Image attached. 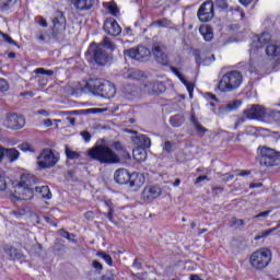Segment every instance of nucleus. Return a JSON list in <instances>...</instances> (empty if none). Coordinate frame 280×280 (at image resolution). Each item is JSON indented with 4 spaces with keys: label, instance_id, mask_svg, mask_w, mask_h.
Wrapping results in <instances>:
<instances>
[{
    "label": "nucleus",
    "instance_id": "nucleus-57",
    "mask_svg": "<svg viewBox=\"0 0 280 280\" xmlns=\"http://www.w3.org/2000/svg\"><path fill=\"white\" fill-rule=\"evenodd\" d=\"M275 231H277V228H272L270 230H267L265 232H262V237H268V235H270L271 233H275Z\"/></svg>",
    "mask_w": 280,
    "mask_h": 280
},
{
    "label": "nucleus",
    "instance_id": "nucleus-50",
    "mask_svg": "<svg viewBox=\"0 0 280 280\" xmlns=\"http://www.w3.org/2000/svg\"><path fill=\"white\" fill-rule=\"evenodd\" d=\"M36 21H37L38 25H40L42 27H47V20H45V18L38 16L36 19Z\"/></svg>",
    "mask_w": 280,
    "mask_h": 280
},
{
    "label": "nucleus",
    "instance_id": "nucleus-62",
    "mask_svg": "<svg viewBox=\"0 0 280 280\" xmlns=\"http://www.w3.org/2000/svg\"><path fill=\"white\" fill-rule=\"evenodd\" d=\"M37 115H43L44 117H49V112L45 109L37 110Z\"/></svg>",
    "mask_w": 280,
    "mask_h": 280
},
{
    "label": "nucleus",
    "instance_id": "nucleus-38",
    "mask_svg": "<svg viewBox=\"0 0 280 280\" xmlns=\"http://www.w3.org/2000/svg\"><path fill=\"white\" fill-rule=\"evenodd\" d=\"M107 9H108V12L112 13L113 16H118L119 8H117V4L115 2L109 3Z\"/></svg>",
    "mask_w": 280,
    "mask_h": 280
},
{
    "label": "nucleus",
    "instance_id": "nucleus-17",
    "mask_svg": "<svg viewBox=\"0 0 280 280\" xmlns=\"http://www.w3.org/2000/svg\"><path fill=\"white\" fill-rule=\"evenodd\" d=\"M159 196H161V187L158 186H147L141 194L142 200H145L147 202L155 200V198H159Z\"/></svg>",
    "mask_w": 280,
    "mask_h": 280
},
{
    "label": "nucleus",
    "instance_id": "nucleus-41",
    "mask_svg": "<svg viewBox=\"0 0 280 280\" xmlns=\"http://www.w3.org/2000/svg\"><path fill=\"white\" fill-rule=\"evenodd\" d=\"M9 89L10 84H8V81H5V79H0V93H5Z\"/></svg>",
    "mask_w": 280,
    "mask_h": 280
},
{
    "label": "nucleus",
    "instance_id": "nucleus-5",
    "mask_svg": "<svg viewBox=\"0 0 280 280\" xmlns=\"http://www.w3.org/2000/svg\"><path fill=\"white\" fill-rule=\"evenodd\" d=\"M244 77L242 72L237 70H232L222 75L219 81L218 89L222 93H231V91H237L242 86Z\"/></svg>",
    "mask_w": 280,
    "mask_h": 280
},
{
    "label": "nucleus",
    "instance_id": "nucleus-64",
    "mask_svg": "<svg viewBox=\"0 0 280 280\" xmlns=\"http://www.w3.org/2000/svg\"><path fill=\"white\" fill-rule=\"evenodd\" d=\"M195 58H196L197 65H200V52L199 51H195Z\"/></svg>",
    "mask_w": 280,
    "mask_h": 280
},
{
    "label": "nucleus",
    "instance_id": "nucleus-10",
    "mask_svg": "<svg viewBox=\"0 0 280 280\" xmlns=\"http://www.w3.org/2000/svg\"><path fill=\"white\" fill-rule=\"evenodd\" d=\"M36 176L24 173L21 176L20 187H22V198L23 200H32L34 198V191L36 187L34 188V185H36Z\"/></svg>",
    "mask_w": 280,
    "mask_h": 280
},
{
    "label": "nucleus",
    "instance_id": "nucleus-13",
    "mask_svg": "<svg viewBox=\"0 0 280 280\" xmlns=\"http://www.w3.org/2000/svg\"><path fill=\"white\" fill-rule=\"evenodd\" d=\"M165 51L166 48L163 44H154L152 47L154 59L156 62H159V65H162V67H167V65H170V59L167 58V54Z\"/></svg>",
    "mask_w": 280,
    "mask_h": 280
},
{
    "label": "nucleus",
    "instance_id": "nucleus-59",
    "mask_svg": "<svg viewBox=\"0 0 280 280\" xmlns=\"http://www.w3.org/2000/svg\"><path fill=\"white\" fill-rule=\"evenodd\" d=\"M136 270H141V261L139 259H136L132 265Z\"/></svg>",
    "mask_w": 280,
    "mask_h": 280
},
{
    "label": "nucleus",
    "instance_id": "nucleus-51",
    "mask_svg": "<svg viewBox=\"0 0 280 280\" xmlns=\"http://www.w3.org/2000/svg\"><path fill=\"white\" fill-rule=\"evenodd\" d=\"M92 266H93V268H95V270H98V271L104 270V267H103V266L101 265V262L97 261V260H93V261H92Z\"/></svg>",
    "mask_w": 280,
    "mask_h": 280
},
{
    "label": "nucleus",
    "instance_id": "nucleus-61",
    "mask_svg": "<svg viewBox=\"0 0 280 280\" xmlns=\"http://www.w3.org/2000/svg\"><path fill=\"white\" fill-rule=\"evenodd\" d=\"M240 3L242 5H244L245 8H247V5H250L252 2H254L255 0H238Z\"/></svg>",
    "mask_w": 280,
    "mask_h": 280
},
{
    "label": "nucleus",
    "instance_id": "nucleus-9",
    "mask_svg": "<svg viewBox=\"0 0 280 280\" xmlns=\"http://www.w3.org/2000/svg\"><path fill=\"white\" fill-rule=\"evenodd\" d=\"M60 161V154L55 153L51 149H44L39 156H37V165L40 170H48L54 167Z\"/></svg>",
    "mask_w": 280,
    "mask_h": 280
},
{
    "label": "nucleus",
    "instance_id": "nucleus-16",
    "mask_svg": "<svg viewBox=\"0 0 280 280\" xmlns=\"http://www.w3.org/2000/svg\"><path fill=\"white\" fill-rule=\"evenodd\" d=\"M244 115L247 119H261L266 116V108L261 105H252L249 108L244 110Z\"/></svg>",
    "mask_w": 280,
    "mask_h": 280
},
{
    "label": "nucleus",
    "instance_id": "nucleus-60",
    "mask_svg": "<svg viewBox=\"0 0 280 280\" xmlns=\"http://www.w3.org/2000/svg\"><path fill=\"white\" fill-rule=\"evenodd\" d=\"M104 203L106 205V207H108L109 211L110 209H115V206L113 205V201L110 199H106Z\"/></svg>",
    "mask_w": 280,
    "mask_h": 280
},
{
    "label": "nucleus",
    "instance_id": "nucleus-36",
    "mask_svg": "<svg viewBox=\"0 0 280 280\" xmlns=\"http://www.w3.org/2000/svg\"><path fill=\"white\" fill-rule=\"evenodd\" d=\"M97 255L101 257V259H104L107 266H113V257H110V255L104 252H98Z\"/></svg>",
    "mask_w": 280,
    "mask_h": 280
},
{
    "label": "nucleus",
    "instance_id": "nucleus-25",
    "mask_svg": "<svg viewBox=\"0 0 280 280\" xmlns=\"http://www.w3.org/2000/svg\"><path fill=\"white\" fill-rule=\"evenodd\" d=\"M199 34H201L202 38L207 43H211V40H213V27H211L209 24H202L199 27Z\"/></svg>",
    "mask_w": 280,
    "mask_h": 280
},
{
    "label": "nucleus",
    "instance_id": "nucleus-29",
    "mask_svg": "<svg viewBox=\"0 0 280 280\" xmlns=\"http://www.w3.org/2000/svg\"><path fill=\"white\" fill-rule=\"evenodd\" d=\"M35 194L45 200H51V190H49V186H36Z\"/></svg>",
    "mask_w": 280,
    "mask_h": 280
},
{
    "label": "nucleus",
    "instance_id": "nucleus-34",
    "mask_svg": "<svg viewBox=\"0 0 280 280\" xmlns=\"http://www.w3.org/2000/svg\"><path fill=\"white\" fill-rule=\"evenodd\" d=\"M170 121L173 128H180V126L185 124V117H183L182 115H175L171 117Z\"/></svg>",
    "mask_w": 280,
    "mask_h": 280
},
{
    "label": "nucleus",
    "instance_id": "nucleus-21",
    "mask_svg": "<svg viewBox=\"0 0 280 280\" xmlns=\"http://www.w3.org/2000/svg\"><path fill=\"white\" fill-rule=\"evenodd\" d=\"M131 140L136 145H139V148H142L144 150L151 148L152 145V140H150V138L143 133L132 136Z\"/></svg>",
    "mask_w": 280,
    "mask_h": 280
},
{
    "label": "nucleus",
    "instance_id": "nucleus-35",
    "mask_svg": "<svg viewBox=\"0 0 280 280\" xmlns=\"http://www.w3.org/2000/svg\"><path fill=\"white\" fill-rule=\"evenodd\" d=\"M59 235L61 237H65V240H68V242H72L73 244H78V241L73 237H75V234H71L68 231L59 230Z\"/></svg>",
    "mask_w": 280,
    "mask_h": 280
},
{
    "label": "nucleus",
    "instance_id": "nucleus-47",
    "mask_svg": "<svg viewBox=\"0 0 280 280\" xmlns=\"http://www.w3.org/2000/svg\"><path fill=\"white\" fill-rule=\"evenodd\" d=\"M172 148H174V143L170 141L164 142V147H163L164 152H172Z\"/></svg>",
    "mask_w": 280,
    "mask_h": 280
},
{
    "label": "nucleus",
    "instance_id": "nucleus-19",
    "mask_svg": "<svg viewBox=\"0 0 280 280\" xmlns=\"http://www.w3.org/2000/svg\"><path fill=\"white\" fill-rule=\"evenodd\" d=\"M77 12H89L93 10L95 0H70Z\"/></svg>",
    "mask_w": 280,
    "mask_h": 280
},
{
    "label": "nucleus",
    "instance_id": "nucleus-39",
    "mask_svg": "<svg viewBox=\"0 0 280 280\" xmlns=\"http://www.w3.org/2000/svg\"><path fill=\"white\" fill-rule=\"evenodd\" d=\"M5 189H8V182L5 175L0 172V191H5Z\"/></svg>",
    "mask_w": 280,
    "mask_h": 280
},
{
    "label": "nucleus",
    "instance_id": "nucleus-27",
    "mask_svg": "<svg viewBox=\"0 0 280 280\" xmlns=\"http://www.w3.org/2000/svg\"><path fill=\"white\" fill-rule=\"evenodd\" d=\"M172 71L178 77L180 82L184 83V85L186 86V89L189 93V97L190 98L194 97V83L187 81V79H185V75H183V73H180V71H178V69L172 68Z\"/></svg>",
    "mask_w": 280,
    "mask_h": 280
},
{
    "label": "nucleus",
    "instance_id": "nucleus-7",
    "mask_svg": "<svg viewBox=\"0 0 280 280\" xmlns=\"http://www.w3.org/2000/svg\"><path fill=\"white\" fill-rule=\"evenodd\" d=\"M258 151L260 165H265V167H275V165H279L280 155L277 150L268 147H259Z\"/></svg>",
    "mask_w": 280,
    "mask_h": 280
},
{
    "label": "nucleus",
    "instance_id": "nucleus-32",
    "mask_svg": "<svg viewBox=\"0 0 280 280\" xmlns=\"http://www.w3.org/2000/svg\"><path fill=\"white\" fill-rule=\"evenodd\" d=\"M148 156V153L145 152V149L139 148L133 150V159L136 161H139V163L145 161Z\"/></svg>",
    "mask_w": 280,
    "mask_h": 280
},
{
    "label": "nucleus",
    "instance_id": "nucleus-40",
    "mask_svg": "<svg viewBox=\"0 0 280 280\" xmlns=\"http://www.w3.org/2000/svg\"><path fill=\"white\" fill-rule=\"evenodd\" d=\"M155 25H158L159 27H170V25H172V21L167 19L159 20L155 22Z\"/></svg>",
    "mask_w": 280,
    "mask_h": 280
},
{
    "label": "nucleus",
    "instance_id": "nucleus-8",
    "mask_svg": "<svg viewBox=\"0 0 280 280\" xmlns=\"http://www.w3.org/2000/svg\"><path fill=\"white\" fill-rule=\"evenodd\" d=\"M67 30V18L62 11H56L52 15V38L62 40L65 31Z\"/></svg>",
    "mask_w": 280,
    "mask_h": 280
},
{
    "label": "nucleus",
    "instance_id": "nucleus-6",
    "mask_svg": "<svg viewBox=\"0 0 280 280\" xmlns=\"http://www.w3.org/2000/svg\"><path fill=\"white\" fill-rule=\"evenodd\" d=\"M272 261V252L266 247L254 252L249 257V264L255 270H264Z\"/></svg>",
    "mask_w": 280,
    "mask_h": 280
},
{
    "label": "nucleus",
    "instance_id": "nucleus-55",
    "mask_svg": "<svg viewBox=\"0 0 280 280\" xmlns=\"http://www.w3.org/2000/svg\"><path fill=\"white\" fill-rule=\"evenodd\" d=\"M102 280H115V275H113V272H107L102 277Z\"/></svg>",
    "mask_w": 280,
    "mask_h": 280
},
{
    "label": "nucleus",
    "instance_id": "nucleus-48",
    "mask_svg": "<svg viewBox=\"0 0 280 280\" xmlns=\"http://www.w3.org/2000/svg\"><path fill=\"white\" fill-rule=\"evenodd\" d=\"M148 279V273H136L133 275V280H147Z\"/></svg>",
    "mask_w": 280,
    "mask_h": 280
},
{
    "label": "nucleus",
    "instance_id": "nucleus-43",
    "mask_svg": "<svg viewBox=\"0 0 280 280\" xmlns=\"http://www.w3.org/2000/svg\"><path fill=\"white\" fill-rule=\"evenodd\" d=\"M130 78H132V80H139L140 78L143 77V72H141V70H133L130 72Z\"/></svg>",
    "mask_w": 280,
    "mask_h": 280
},
{
    "label": "nucleus",
    "instance_id": "nucleus-54",
    "mask_svg": "<svg viewBox=\"0 0 280 280\" xmlns=\"http://www.w3.org/2000/svg\"><path fill=\"white\" fill-rule=\"evenodd\" d=\"M202 180H209V177L207 175H200L199 177L196 178L195 185L202 183Z\"/></svg>",
    "mask_w": 280,
    "mask_h": 280
},
{
    "label": "nucleus",
    "instance_id": "nucleus-37",
    "mask_svg": "<svg viewBox=\"0 0 280 280\" xmlns=\"http://www.w3.org/2000/svg\"><path fill=\"white\" fill-rule=\"evenodd\" d=\"M66 156L67 159L75 160V159H80V153L70 150V148L66 145Z\"/></svg>",
    "mask_w": 280,
    "mask_h": 280
},
{
    "label": "nucleus",
    "instance_id": "nucleus-15",
    "mask_svg": "<svg viewBox=\"0 0 280 280\" xmlns=\"http://www.w3.org/2000/svg\"><path fill=\"white\" fill-rule=\"evenodd\" d=\"M103 30L109 36H119V34H121V26H119V23H117V20L113 18L105 20Z\"/></svg>",
    "mask_w": 280,
    "mask_h": 280
},
{
    "label": "nucleus",
    "instance_id": "nucleus-4",
    "mask_svg": "<svg viewBox=\"0 0 280 280\" xmlns=\"http://www.w3.org/2000/svg\"><path fill=\"white\" fill-rule=\"evenodd\" d=\"M88 156L93 161H100V163H119V155L113 149L102 144L90 149Z\"/></svg>",
    "mask_w": 280,
    "mask_h": 280
},
{
    "label": "nucleus",
    "instance_id": "nucleus-49",
    "mask_svg": "<svg viewBox=\"0 0 280 280\" xmlns=\"http://www.w3.org/2000/svg\"><path fill=\"white\" fill-rule=\"evenodd\" d=\"M113 213H115V208H110V210L108 211V213H103V215H105V218L108 219L109 222H114Z\"/></svg>",
    "mask_w": 280,
    "mask_h": 280
},
{
    "label": "nucleus",
    "instance_id": "nucleus-44",
    "mask_svg": "<svg viewBox=\"0 0 280 280\" xmlns=\"http://www.w3.org/2000/svg\"><path fill=\"white\" fill-rule=\"evenodd\" d=\"M113 148H114V150H116L117 152H124V153H126V148H124V145H122L121 142H119V141L114 142Z\"/></svg>",
    "mask_w": 280,
    "mask_h": 280
},
{
    "label": "nucleus",
    "instance_id": "nucleus-22",
    "mask_svg": "<svg viewBox=\"0 0 280 280\" xmlns=\"http://www.w3.org/2000/svg\"><path fill=\"white\" fill-rule=\"evenodd\" d=\"M114 179L118 185H128L130 180V173L126 168H119L115 172Z\"/></svg>",
    "mask_w": 280,
    "mask_h": 280
},
{
    "label": "nucleus",
    "instance_id": "nucleus-18",
    "mask_svg": "<svg viewBox=\"0 0 280 280\" xmlns=\"http://www.w3.org/2000/svg\"><path fill=\"white\" fill-rule=\"evenodd\" d=\"M34 73H36V79H37L39 86H47V84L49 82V79H47V78H51V75H54V70H47L45 68H37L34 70Z\"/></svg>",
    "mask_w": 280,
    "mask_h": 280
},
{
    "label": "nucleus",
    "instance_id": "nucleus-1",
    "mask_svg": "<svg viewBox=\"0 0 280 280\" xmlns=\"http://www.w3.org/2000/svg\"><path fill=\"white\" fill-rule=\"evenodd\" d=\"M104 47L110 51H115L116 46L109 37H105L97 46L92 45L90 47V51L93 52L94 62L101 67H105L112 60L110 54L105 51Z\"/></svg>",
    "mask_w": 280,
    "mask_h": 280
},
{
    "label": "nucleus",
    "instance_id": "nucleus-56",
    "mask_svg": "<svg viewBox=\"0 0 280 280\" xmlns=\"http://www.w3.org/2000/svg\"><path fill=\"white\" fill-rule=\"evenodd\" d=\"M100 109L98 108H89V109H83L82 113L83 115H91L93 113H97Z\"/></svg>",
    "mask_w": 280,
    "mask_h": 280
},
{
    "label": "nucleus",
    "instance_id": "nucleus-28",
    "mask_svg": "<svg viewBox=\"0 0 280 280\" xmlns=\"http://www.w3.org/2000/svg\"><path fill=\"white\" fill-rule=\"evenodd\" d=\"M190 121L192 122V126L195 127L197 135H199L200 137H205V133L209 132V129L205 128V126H202V124L198 121V118H196V115L192 114L190 116Z\"/></svg>",
    "mask_w": 280,
    "mask_h": 280
},
{
    "label": "nucleus",
    "instance_id": "nucleus-52",
    "mask_svg": "<svg viewBox=\"0 0 280 280\" xmlns=\"http://www.w3.org/2000/svg\"><path fill=\"white\" fill-rule=\"evenodd\" d=\"M81 137H83L85 143H89V141H91V133L89 131H82Z\"/></svg>",
    "mask_w": 280,
    "mask_h": 280
},
{
    "label": "nucleus",
    "instance_id": "nucleus-31",
    "mask_svg": "<svg viewBox=\"0 0 280 280\" xmlns=\"http://www.w3.org/2000/svg\"><path fill=\"white\" fill-rule=\"evenodd\" d=\"M16 5V0H0V12H8Z\"/></svg>",
    "mask_w": 280,
    "mask_h": 280
},
{
    "label": "nucleus",
    "instance_id": "nucleus-33",
    "mask_svg": "<svg viewBox=\"0 0 280 280\" xmlns=\"http://www.w3.org/2000/svg\"><path fill=\"white\" fill-rule=\"evenodd\" d=\"M231 12H232V16H233L234 21H243L244 20L245 13L240 7L232 8Z\"/></svg>",
    "mask_w": 280,
    "mask_h": 280
},
{
    "label": "nucleus",
    "instance_id": "nucleus-24",
    "mask_svg": "<svg viewBox=\"0 0 280 280\" xmlns=\"http://www.w3.org/2000/svg\"><path fill=\"white\" fill-rule=\"evenodd\" d=\"M143 183H145V177L141 173H131L129 175V186L130 187H143Z\"/></svg>",
    "mask_w": 280,
    "mask_h": 280
},
{
    "label": "nucleus",
    "instance_id": "nucleus-14",
    "mask_svg": "<svg viewBox=\"0 0 280 280\" xmlns=\"http://www.w3.org/2000/svg\"><path fill=\"white\" fill-rule=\"evenodd\" d=\"M5 128L10 130H21L25 126V118L19 114H9L4 121Z\"/></svg>",
    "mask_w": 280,
    "mask_h": 280
},
{
    "label": "nucleus",
    "instance_id": "nucleus-30",
    "mask_svg": "<svg viewBox=\"0 0 280 280\" xmlns=\"http://www.w3.org/2000/svg\"><path fill=\"white\" fill-rule=\"evenodd\" d=\"M3 154H4V159H9L10 163H14V161H18L20 156L19 150L14 148H11V149L3 148Z\"/></svg>",
    "mask_w": 280,
    "mask_h": 280
},
{
    "label": "nucleus",
    "instance_id": "nucleus-58",
    "mask_svg": "<svg viewBox=\"0 0 280 280\" xmlns=\"http://www.w3.org/2000/svg\"><path fill=\"white\" fill-rule=\"evenodd\" d=\"M44 126H46V128H51V126H54V121L51 119H45L43 120Z\"/></svg>",
    "mask_w": 280,
    "mask_h": 280
},
{
    "label": "nucleus",
    "instance_id": "nucleus-46",
    "mask_svg": "<svg viewBox=\"0 0 280 280\" xmlns=\"http://www.w3.org/2000/svg\"><path fill=\"white\" fill-rule=\"evenodd\" d=\"M233 178H235V175L231 173H225L221 175V179L223 180V183H229V180H233Z\"/></svg>",
    "mask_w": 280,
    "mask_h": 280
},
{
    "label": "nucleus",
    "instance_id": "nucleus-11",
    "mask_svg": "<svg viewBox=\"0 0 280 280\" xmlns=\"http://www.w3.org/2000/svg\"><path fill=\"white\" fill-rule=\"evenodd\" d=\"M124 55L131 58V60H138V62H148L150 56H152V51L145 46H138L137 48L124 50Z\"/></svg>",
    "mask_w": 280,
    "mask_h": 280
},
{
    "label": "nucleus",
    "instance_id": "nucleus-45",
    "mask_svg": "<svg viewBox=\"0 0 280 280\" xmlns=\"http://www.w3.org/2000/svg\"><path fill=\"white\" fill-rule=\"evenodd\" d=\"M231 224H232V226H244V220L237 219V218H232Z\"/></svg>",
    "mask_w": 280,
    "mask_h": 280
},
{
    "label": "nucleus",
    "instance_id": "nucleus-3",
    "mask_svg": "<svg viewBox=\"0 0 280 280\" xmlns=\"http://www.w3.org/2000/svg\"><path fill=\"white\" fill-rule=\"evenodd\" d=\"M272 40V35L268 32H264L260 35L254 37L252 43L253 49H259L267 45L266 54L271 58H277L280 55V42L270 43Z\"/></svg>",
    "mask_w": 280,
    "mask_h": 280
},
{
    "label": "nucleus",
    "instance_id": "nucleus-20",
    "mask_svg": "<svg viewBox=\"0 0 280 280\" xmlns=\"http://www.w3.org/2000/svg\"><path fill=\"white\" fill-rule=\"evenodd\" d=\"M142 90L144 93H164L165 85L162 82H145L142 84Z\"/></svg>",
    "mask_w": 280,
    "mask_h": 280
},
{
    "label": "nucleus",
    "instance_id": "nucleus-26",
    "mask_svg": "<svg viewBox=\"0 0 280 280\" xmlns=\"http://www.w3.org/2000/svg\"><path fill=\"white\" fill-rule=\"evenodd\" d=\"M242 106V103L240 101H234L232 103H228L225 105H221L219 107V115H226V113H231L233 110H237Z\"/></svg>",
    "mask_w": 280,
    "mask_h": 280
},
{
    "label": "nucleus",
    "instance_id": "nucleus-2",
    "mask_svg": "<svg viewBox=\"0 0 280 280\" xmlns=\"http://www.w3.org/2000/svg\"><path fill=\"white\" fill-rule=\"evenodd\" d=\"M85 89H88L90 93H93V95L108 100L115 97L116 93L115 85L104 79H90L85 84Z\"/></svg>",
    "mask_w": 280,
    "mask_h": 280
},
{
    "label": "nucleus",
    "instance_id": "nucleus-53",
    "mask_svg": "<svg viewBox=\"0 0 280 280\" xmlns=\"http://www.w3.org/2000/svg\"><path fill=\"white\" fill-rule=\"evenodd\" d=\"M271 211L270 210H266L264 212H260L258 214H256L254 218L259 219V218H268V215H270Z\"/></svg>",
    "mask_w": 280,
    "mask_h": 280
},
{
    "label": "nucleus",
    "instance_id": "nucleus-12",
    "mask_svg": "<svg viewBox=\"0 0 280 280\" xmlns=\"http://www.w3.org/2000/svg\"><path fill=\"white\" fill-rule=\"evenodd\" d=\"M197 16L200 21V23H209V21L213 20V16H215V11L213 8V1L208 0L205 1L197 11Z\"/></svg>",
    "mask_w": 280,
    "mask_h": 280
},
{
    "label": "nucleus",
    "instance_id": "nucleus-63",
    "mask_svg": "<svg viewBox=\"0 0 280 280\" xmlns=\"http://www.w3.org/2000/svg\"><path fill=\"white\" fill-rule=\"evenodd\" d=\"M126 91H132V95H136L137 86L133 85H127Z\"/></svg>",
    "mask_w": 280,
    "mask_h": 280
},
{
    "label": "nucleus",
    "instance_id": "nucleus-42",
    "mask_svg": "<svg viewBox=\"0 0 280 280\" xmlns=\"http://www.w3.org/2000/svg\"><path fill=\"white\" fill-rule=\"evenodd\" d=\"M0 36H2L3 40L5 43H8L9 45H16V43L14 42V39H12V37H10V35H8L3 32H0Z\"/></svg>",
    "mask_w": 280,
    "mask_h": 280
},
{
    "label": "nucleus",
    "instance_id": "nucleus-23",
    "mask_svg": "<svg viewBox=\"0 0 280 280\" xmlns=\"http://www.w3.org/2000/svg\"><path fill=\"white\" fill-rule=\"evenodd\" d=\"M3 252L8 255V257L11 259V261H18L19 259H23L24 255L15 248L14 246L11 245H4L3 246Z\"/></svg>",
    "mask_w": 280,
    "mask_h": 280
}]
</instances>
